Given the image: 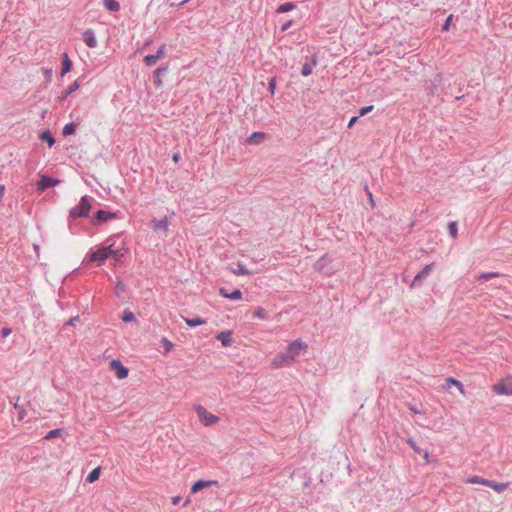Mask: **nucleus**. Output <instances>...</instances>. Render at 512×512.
I'll return each mask as SVG.
<instances>
[{
  "label": "nucleus",
  "instance_id": "obj_56",
  "mask_svg": "<svg viewBox=\"0 0 512 512\" xmlns=\"http://www.w3.org/2000/svg\"><path fill=\"white\" fill-rule=\"evenodd\" d=\"M4 191H5V186L4 185H0V198L3 197Z\"/></svg>",
  "mask_w": 512,
  "mask_h": 512
},
{
  "label": "nucleus",
  "instance_id": "obj_12",
  "mask_svg": "<svg viewBox=\"0 0 512 512\" xmlns=\"http://www.w3.org/2000/svg\"><path fill=\"white\" fill-rule=\"evenodd\" d=\"M151 227L154 231H162L164 234H168L169 232V221L167 216H164L161 219H152Z\"/></svg>",
  "mask_w": 512,
  "mask_h": 512
},
{
  "label": "nucleus",
  "instance_id": "obj_33",
  "mask_svg": "<svg viewBox=\"0 0 512 512\" xmlns=\"http://www.w3.org/2000/svg\"><path fill=\"white\" fill-rule=\"evenodd\" d=\"M235 275H250L252 272L244 264L239 262L237 267L232 270Z\"/></svg>",
  "mask_w": 512,
  "mask_h": 512
},
{
  "label": "nucleus",
  "instance_id": "obj_46",
  "mask_svg": "<svg viewBox=\"0 0 512 512\" xmlns=\"http://www.w3.org/2000/svg\"><path fill=\"white\" fill-rule=\"evenodd\" d=\"M448 381L451 382L454 386H456L459 389L460 392L463 393L464 387H463V384L459 380L450 377V378H448Z\"/></svg>",
  "mask_w": 512,
  "mask_h": 512
},
{
  "label": "nucleus",
  "instance_id": "obj_54",
  "mask_svg": "<svg viewBox=\"0 0 512 512\" xmlns=\"http://www.w3.org/2000/svg\"><path fill=\"white\" fill-rule=\"evenodd\" d=\"M190 0H182L180 3L178 4H174L172 3L171 6H177V7H182L183 5H185L186 3H188Z\"/></svg>",
  "mask_w": 512,
  "mask_h": 512
},
{
  "label": "nucleus",
  "instance_id": "obj_55",
  "mask_svg": "<svg viewBox=\"0 0 512 512\" xmlns=\"http://www.w3.org/2000/svg\"><path fill=\"white\" fill-rule=\"evenodd\" d=\"M172 159H173L174 162L177 163L179 161V159H180V154L179 153L173 154Z\"/></svg>",
  "mask_w": 512,
  "mask_h": 512
},
{
  "label": "nucleus",
  "instance_id": "obj_25",
  "mask_svg": "<svg viewBox=\"0 0 512 512\" xmlns=\"http://www.w3.org/2000/svg\"><path fill=\"white\" fill-rule=\"evenodd\" d=\"M266 135L264 132L256 131L253 132L248 138V144H259L261 141L265 139Z\"/></svg>",
  "mask_w": 512,
  "mask_h": 512
},
{
  "label": "nucleus",
  "instance_id": "obj_38",
  "mask_svg": "<svg viewBox=\"0 0 512 512\" xmlns=\"http://www.w3.org/2000/svg\"><path fill=\"white\" fill-rule=\"evenodd\" d=\"M63 433H64L63 429H59V428L53 429L46 434L45 439L51 440V439L62 436Z\"/></svg>",
  "mask_w": 512,
  "mask_h": 512
},
{
  "label": "nucleus",
  "instance_id": "obj_35",
  "mask_svg": "<svg viewBox=\"0 0 512 512\" xmlns=\"http://www.w3.org/2000/svg\"><path fill=\"white\" fill-rule=\"evenodd\" d=\"M487 481H488V479H484L481 476H477V475L471 476V477H469L466 480L467 483H470V484H481V485H484V486H486Z\"/></svg>",
  "mask_w": 512,
  "mask_h": 512
},
{
  "label": "nucleus",
  "instance_id": "obj_57",
  "mask_svg": "<svg viewBox=\"0 0 512 512\" xmlns=\"http://www.w3.org/2000/svg\"><path fill=\"white\" fill-rule=\"evenodd\" d=\"M190 502H191V500H190V498L188 497V498L185 500V502L183 503V506H184V507L188 506V505L190 504Z\"/></svg>",
  "mask_w": 512,
  "mask_h": 512
},
{
  "label": "nucleus",
  "instance_id": "obj_13",
  "mask_svg": "<svg viewBox=\"0 0 512 512\" xmlns=\"http://www.w3.org/2000/svg\"><path fill=\"white\" fill-rule=\"evenodd\" d=\"M218 484L219 483L217 480L200 479V480H197L196 482H194V484L192 485L191 493L196 494L199 491L203 490L204 488L211 487V486H218Z\"/></svg>",
  "mask_w": 512,
  "mask_h": 512
},
{
  "label": "nucleus",
  "instance_id": "obj_51",
  "mask_svg": "<svg viewBox=\"0 0 512 512\" xmlns=\"http://www.w3.org/2000/svg\"><path fill=\"white\" fill-rule=\"evenodd\" d=\"M365 191L372 205H374V198L372 192L368 189V186L365 187Z\"/></svg>",
  "mask_w": 512,
  "mask_h": 512
},
{
  "label": "nucleus",
  "instance_id": "obj_6",
  "mask_svg": "<svg viewBox=\"0 0 512 512\" xmlns=\"http://www.w3.org/2000/svg\"><path fill=\"white\" fill-rule=\"evenodd\" d=\"M493 390L499 395H512V377H507L495 384Z\"/></svg>",
  "mask_w": 512,
  "mask_h": 512
},
{
  "label": "nucleus",
  "instance_id": "obj_5",
  "mask_svg": "<svg viewBox=\"0 0 512 512\" xmlns=\"http://www.w3.org/2000/svg\"><path fill=\"white\" fill-rule=\"evenodd\" d=\"M198 418L205 426H212L219 421V418L208 412L203 406L198 405L195 408Z\"/></svg>",
  "mask_w": 512,
  "mask_h": 512
},
{
  "label": "nucleus",
  "instance_id": "obj_23",
  "mask_svg": "<svg viewBox=\"0 0 512 512\" xmlns=\"http://www.w3.org/2000/svg\"><path fill=\"white\" fill-rule=\"evenodd\" d=\"M407 444L412 448V450H413L415 453H417V454H419V455H422L424 458H428V456H429V452H428L427 450H423V449H421V448L417 445V443H416V441H415L414 439H412V438H408V439H407Z\"/></svg>",
  "mask_w": 512,
  "mask_h": 512
},
{
  "label": "nucleus",
  "instance_id": "obj_29",
  "mask_svg": "<svg viewBox=\"0 0 512 512\" xmlns=\"http://www.w3.org/2000/svg\"><path fill=\"white\" fill-rule=\"evenodd\" d=\"M100 473H101V467L100 466L94 468L87 475L86 482L87 483H94L95 481H97L99 479Z\"/></svg>",
  "mask_w": 512,
  "mask_h": 512
},
{
  "label": "nucleus",
  "instance_id": "obj_53",
  "mask_svg": "<svg viewBox=\"0 0 512 512\" xmlns=\"http://www.w3.org/2000/svg\"><path fill=\"white\" fill-rule=\"evenodd\" d=\"M14 407H15L16 409H20V411H19V418L22 420V419H23V417H24V415H23V414H24V410H23V408H20V407L17 405V403H14Z\"/></svg>",
  "mask_w": 512,
  "mask_h": 512
},
{
  "label": "nucleus",
  "instance_id": "obj_30",
  "mask_svg": "<svg viewBox=\"0 0 512 512\" xmlns=\"http://www.w3.org/2000/svg\"><path fill=\"white\" fill-rule=\"evenodd\" d=\"M296 8V5L293 2H285L281 5H279L276 9V13H287L290 11H293Z\"/></svg>",
  "mask_w": 512,
  "mask_h": 512
},
{
  "label": "nucleus",
  "instance_id": "obj_45",
  "mask_svg": "<svg viewBox=\"0 0 512 512\" xmlns=\"http://www.w3.org/2000/svg\"><path fill=\"white\" fill-rule=\"evenodd\" d=\"M373 109H374V106H373V105L364 106V107H362V108L359 110L358 115H359L360 117L365 116V115H367L368 113H370Z\"/></svg>",
  "mask_w": 512,
  "mask_h": 512
},
{
  "label": "nucleus",
  "instance_id": "obj_34",
  "mask_svg": "<svg viewBox=\"0 0 512 512\" xmlns=\"http://www.w3.org/2000/svg\"><path fill=\"white\" fill-rule=\"evenodd\" d=\"M121 319L125 323H131V322L136 321L135 314L132 311L127 310V309L123 311Z\"/></svg>",
  "mask_w": 512,
  "mask_h": 512
},
{
  "label": "nucleus",
  "instance_id": "obj_14",
  "mask_svg": "<svg viewBox=\"0 0 512 512\" xmlns=\"http://www.w3.org/2000/svg\"><path fill=\"white\" fill-rule=\"evenodd\" d=\"M219 294L226 299L229 300H241L242 299V291L238 288L233 289L231 292L228 291L227 288L221 287L219 289Z\"/></svg>",
  "mask_w": 512,
  "mask_h": 512
},
{
  "label": "nucleus",
  "instance_id": "obj_31",
  "mask_svg": "<svg viewBox=\"0 0 512 512\" xmlns=\"http://www.w3.org/2000/svg\"><path fill=\"white\" fill-rule=\"evenodd\" d=\"M76 124L74 122H69L65 124V126L62 129V134L64 137H67L69 135H72L76 131Z\"/></svg>",
  "mask_w": 512,
  "mask_h": 512
},
{
  "label": "nucleus",
  "instance_id": "obj_20",
  "mask_svg": "<svg viewBox=\"0 0 512 512\" xmlns=\"http://www.w3.org/2000/svg\"><path fill=\"white\" fill-rule=\"evenodd\" d=\"M231 336H232V332L227 330V331H222V332L218 333V335L216 336V339L219 340L224 347H229V346H231V343H232Z\"/></svg>",
  "mask_w": 512,
  "mask_h": 512
},
{
  "label": "nucleus",
  "instance_id": "obj_39",
  "mask_svg": "<svg viewBox=\"0 0 512 512\" xmlns=\"http://www.w3.org/2000/svg\"><path fill=\"white\" fill-rule=\"evenodd\" d=\"M68 229H69L70 233L73 235L78 234L80 231L76 220H70L69 218H68Z\"/></svg>",
  "mask_w": 512,
  "mask_h": 512
},
{
  "label": "nucleus",
  "instance_id": "obj_26",
  "mask_svg": "<svg viewBox=\"0 0 512 512\" xmlns=\"http://www.w3.org/2000/svg\"><path fill=\"white\" fill-rule=\"evenodd\" d=\"M118 237H119V235L117 234V235H113L112 237L107 238L105 241L106 245L101 246L103 251L108 254V257H110L111 253L116 249L115 242L112 240H113V238H118Z\"/></svg>",
  "mask_w": 512,
  "mask_h": 512
},
{
  "label": "nucleus",
  "instance_id": "obj_36",
  "mask_svg": "<svg viewBox=\"0 0 512 512\" xmlns=\"http://www.w3.org/2000/svg\"><path fill=\"white\" fill-rule=\"evenodd\" d=\"M253 316L258 319L266 320L268 318V312L263 307H258L253 312Z\"/></svg>",
  "mask_w": 512,
  "mask_h": 512
},
{
  "label": "nucleus",
  "instance_id": "obj_40",
  "mask_svg": "<svg viewBox=\"0 0 512 512\" xmlns=\"http://www.w3.org/2000/svg\"><path fill=\"white\" fill-rule=\"evenodd\" d=\"M161 343L164 349V354H167L173 348V343L166 337H162Z\"/></svg>",
  "mask_w": 512,
  "mask_h": 512
},
{
  "label": "nucleus",
  "instance_id": "obj_48",
  "mask_svg": "<svg viewBox=\"0 0 512 512\" xmlns=\"http://www.w3.org/2000/svg\"><path fill=\"white\" fill-rule=\"evenodd\" d=\"M292 23H293L292 20H288L285 23H283L281 26V31L282 32L287 31L292 26Z\"/></svg>",
  "mask_w": 512,
  "mask_h": 512
},
{
  "label": "nucleus",
  "instance_id": "obj_58",
  "mask_svg": "<svg viewBox=\"0 0 512 512\" xmlns=\"http://www.w3.org/2000/svg\"><path fill=\"white\" fill-rule=\"evenodd\" d=\"M410 410H411L412 412H414V413H420V411H419V410H417L414 406H411V407H410Z\"/></svg>",
  "mask_w": 512,
  "mask_h": 512
},
{
  "label": "nucleus",
  "instance_id": "obj_37",
  "mask_svg": "<svg viewBox=\"0 0 512 512\" xmlns=\"http://www.w3.org/2000/svg\"><path fill=\"white\" fill-rule=\"evenodd\" d=\"M448 232H449V235L453 239L457 238V236H458V227H457V222L456 221L449 222V224H448Z\"/></svg>",
  "mask_w": 512,
  "mask_h": 512
},
{
  "label": "nucleus",
  "instance_id": "obj_44",
  "mask_svg": "<svg viewBox=\"0 0 512 512\" xmlns=\"http://www.w3.org/2000/svg\"><path fill=\"white\" fill-rule=\"evenodd\" d=\"M453 20V14H450L442 24V31H448Z\"/></svg>",
  "mask_w": 512,
  "mask_h": 512
},
{
  "label": "nucleus",
  "instance_id": "obj_42",
  "mask_svg": "<svg viewBox=\"0 0 512 512\" xmlns=\"http://www.w3.org/2000/svg\"><path fill=\"white\" fill-rule=\"evenodd\" d=\"M277 86V78L275 76L268 79V90L273 95Z\"/></svg>",
  "mask_w": 512,
  "mask_h": 512
},
{
  "label": "nucleus",
  "instance_id": "obj_18",
  "mask_svg": "<svg viewBox=\"0 0 512 512\" xmlns=\"http://www.w3.org/2000/svg\"><path fill=\"white\" fill-rule=\"evenodd\" d=\"M168 70V65H162L160 67H158L154 72H153V82L154 84L156 85V87H161L162 86V80H161V76L166 73Z\"/></svg>",
  "mask_w": 512,
  "mask_h": 512
},
{
  "label": "nucleus",
  "instance_id": "obj_27",
  "mask_svg": "<svg viewBox=\"0 0 512 512\" xmlns=\"http://www.w3.org/2000/svg\"><path fill=\"white\" fill-rule=\"evenodd\" d=\"M185 323L191 327L195 328L201 325H204L207 323L206 319L201 317H195V318H184Z\"/></svg>",
  "mask_w": 512,
  "mask_h": 512
},
{
  "label": "nucleus",
  "instance_id": "obj_50",
  "mask_svg": "<svg viewBox=\"0 0 512 512\" xmlns=\"http://www.w3.org/2000/svg\"><path fill=\"white\" fill-rule=\"evenodd\" d=\"M359 115H356V116H352L349 120V123H348V128H352L353 125L357 122V120L359 119Z\"/></svg>",
  "mask_w": 512,
  "mask_h": 512
},
{
  "label": "nucleus",
  "instance_id": "obj_17",
  "mask_svg": "<svg viewBox=\"0 0 512 512\" xmlns=\"http://www.w3.org/2000/svg\"><path fill=\"white\" fill-rule=\"evenodd\" d=\"M317 63H318L317 55L313 54L311 56V62H305L302 65L301 75L304 77H308L309 75H311L313 72V69L317 65Z\"/></svg>",
  "mask_w": 512,
  "mask_h": 512
},
{
  "label": "nucleus",
  "instance_id": "obj_19",
  "mask_svg": "<svg viewBox=\"0 0 512 512\" xmlns=\"http://www.w3.org/2000/svg\"><path fill=\"white\" fill-rule=\"evenodd\" d=\"M72 61L70 60L68 54L65 52L63 53L62 55V68H61V73H60V76L61 77H64L67 73H69L72 69Z\"/></svg>",
  "mask_w": 512,
  "mask_h": 512
},
{
  "label": "nucleus",
  "instance_id": "obj_28",
  "mask_svg": "<svg viewBox=\"0 0 512 512\" xmlns=\"http://www.w3.org/2000/svg\"><path fill=\"white\" fill-rule=\"evenodd\" d=\"M103 4L109 12H118L120 10V4L117 0H103Z\"/></svg>",
  "mask_w": 512,
  "mask_h": 512
},
{
  "label": "nucleus",
  "instance_id": "obj_52",
  "mask_svg": "<svg viewBox=\"0 0 512 512\" xmlns=\"http://www.w3.org/2000/svg\"><path fill=\"white\" fill-rule=\"evenodd\" d=\"M181 499L182 498L179 495L172 497V504L178 505L180 503Z\"/></svg>",
  "mask_w": 512,
  "mask_h": 512
},
{
  "label": "nucleus",
  "instance_id": "obj_49",
  "mask_svg": "<svg viewBox=\"0 0 512 512\" xmlns=\"http://www.w3.org/2000/svg\"><path fill=\"white\" fill-rule=\"evenodd\" d=\"M11 332H12V329H11V328H9V327H3V328L1 329V336H2V337H7V336H9V335L11 334Z\"/></svg>",
  "mask_w": 512,
  "mask_h": 512
},
{
  "label": "nucleus",
  "instance_id": "obj_16",
  "mask_svg": "<svg viewBox=\"0 0 512 512\" xmlns=\"http://www.w3.org/2000/svg\"><path fill=\"white\" fill-rule=\"evenodd\" d=\"M83 42L89 48H95L98 45L97 38L95 36V32L92 29H87L83 33Z\"/></svg>",
  "mask_w": 512,
  "mask_h": 512
},
{
  "label": "nucleus",
  "instance_id": "obj_7",
  "mask_svg": "<svg viewBox=\"0 0 512 512\" xmlns=\"http://www.w3.org/2000/svg\"><path fill=\"white\" fill-rule=\"evenodd\" d=\"M107 258L108 254L103 251L102 247L96 250L90 249V251L87 253L85 257V259H87L90 262H98V265L104 264Z\"/></svg>",
  "mask_w": 512,
  "mask_h": 512
},
{
  "label": "nucleus",
  "instance_id": "obj_11",
  "mask_svg": "<svg viewBox=\"0 0 512 512\" xmlns=\"http://www.w3.org/2000/svg\"><path fill=\"white\" fill-rule=\"evenodd\" d=\"M165 54V45H162L158 48L155 54L146 55L143 59V62L146 66H154L156 62L161 59Z\"/></svg>",
  "mask_w": 512,
  "mask_h": 512
},
{
  "label": "nucleus",
  "instance_id": "obj_2",
  "mask_svg": "<svg viewBox=\"0 0 512 512\" xmlns=\"http://www.w3.org/2000/svg\"><path fill=\"white\" fill-rule=\"evenodd\" d=\"M95 199L92 196L84 195L81 197L79 203L69 210V219L77 220L78 218H87L90 216L92 203Z\"/></svg>",
  "mask_w": 512,
  "mask_h": 512
},
{
  "label": "nucleus",
  "instance_id": "obj_47",
  "mask_svg": "<svg viewBox=\"0 0 512 512\" xmlns=\"http://www.w3.org/2000/svg\"><path fill=\"white\" fill-rule=\"evenodd\" d=\"M80 316L76 315L74 317H71L66 323V326H74L77 322H79Z\"/></svg>",
  "mask_w": 512,
  "mask_h": 512
},
{
  "label": "nucleus",
  "instance_id": "obj_22",
  "mask_svg": "<svg viewBox=\"0 0 512 512\" xmlns=\"http://www.w3.org/2000/svg\"><path fill=\"white\" fill-rule=\"evenodd\" d=\"M127 289V285L120 278H117L114 289L115 295L118 298H123L124 294L127 292Z\"/></svg>",
  "mask_w": 512,
  "mask_h": 512
},
{
  "label": "nucleus",
  "instance_id": "obj_10",
  "mask_svg": "<svg viewBox=\"0 0 512 512\" xmlns=\"http://www.w3.org/2000/svg\"><path fill=\"white\" fill-rule=\"evenodd\" d=\"M433 266L434 263L425 265V267L414 276V279L411 283V287L420 286L422 284V281L426 279L431 273Z\"/></svg>",
  "mask_w": 512,
  "mask_h": 512
},
{
  "label": "nucleus",
  "instance_id": "obj_8",
  "mask_svg": "<svg viewBox=\"0 0 512 512\" xmlns=\"http://www.w3.org/2000/svg\"><path fill=\"white\" fill-rule=\"evenodd\" d=\"M60 183V180L55 179L51 176L41 175L40 180L37 183V189L40 192H44L45 190L52 188Z\"/></svg>",
  "mask_w": 512,
  "mask_h": 512
},
{
  "label": "nucleus",
  "instance_id": "obj_32",
  "mask_svg": "<svg viewBox=\"0 0 512 512\" xmlns=\"http://www.w3.org/2000/svg\"><path fill=\"white\" fill-rule=\"evenodd\" d=\"M125 253V249L116 247V249L111 253L110 257H112L117 262H121L125 256Z\"/></svg>",
  "mask_w": 512,
  "mask_h": 512
},
{
  "label": "nucleus",
  "instance_id": "obj_43",
  "mask_svg": "<svg viewBox=\"0 0 512 512\" xmlns=\"http://www.w3.org/2000/svg\"><path fill=\"white\" fill-rule=\"evenodd\" d=\"M42 70H43L46 82H48V83L51 82L52 75H53V69L51 67H44Z\"/></svg>",
  "mask_w": 512,
  "mask_h": 512
},
{
  "label": "nucleus",
  "instance_id": "obj_1",
  "mask_svg": "<svg viewBox=\"0 0 512 512\" xmlns=\"http://www.w3.org/2000/svg\"><path fill=\"white\" fill-rule=\"evenodd\" d=\"M308 348V345L303 342L301 339L293 340L279 355H277L273 359V365L278 367L283 365L284 363H288L293 361L297 356L300 355L301 351H305Z\"/></svg>",
  "mask_w": 512,
  "mask_h": 512
},
{
  "label": "nucleus",
  "instance_id": "obj_3",
  "mask_svg": "<svg viewBox=\"0 0 512 512\" xmlns=\"http://www.w3.org/2000/svg\"><path fill=\"white\" fill-rule=\"evenodd\" d=\"M332 262V257L329 254H324L315 262L314 269L324 276H331L336 272Z\"/></svg>",
  "mask_w": 512,
  "mask_h": 512
},
{
  "label": "nucleus",
  "instance_id": "obj_15",
  "mask_svg": "<svg viewBox=\"0 0 512 512\" xmlns=\"http://www.w3.org/2000/svg\"><path fill=\"white\" fill-rule=\"evenodd\" d=\"M81 86V79H76L63 93L58 97V102L63 103L69 95L78 90Z\"/></svg>",
  "mask_w": 512,
  "mask_h": 512
},
{
  "label": "nucleus",
  "instance_id": "obj_24",
  "mask_svg": "<svg viewBox=\"0 0 512 512\" xmlns=\"http://www.w3.org/2000/svg\"><path fill=\"white\" fill-rule=\"evenodd\" d=\"M39 138L41 141L46 142L49 147L55 144V138L50 130H44L40 133Z\"/></svg>",
  "mask_w": 512,
  "mask_h": 512
},
{
  "label": "nucleus",
  "instance_id": "obj_21",
  "mask_svg": "<svg viewBox=\"0 0 512 512\" xmlns=\"http://www.w3.org/2000/svg\"><path fill=\"white\" fill-rule=\"evenodd\" d=\"M486 486L492 488L493 490H495L498 493H502L508 488V483L496 482L494 480L488 479Z\"/></svg>",
  "mask_w": 512,
  "mask_h": 512
},
{
  "label": "nucleus",
  "instance_id": "obj_4",
  "mask_svg": "<svg viewBox=\"0 0 512 512\" xmlns=\"http://www.w3.org/2000/svg\"><path fill=\"white\" fill-rule=\"evenodd\" d=\"M115 218H117V214L115 212L99 209L93 214V216L90 219V222L94 226H99Z\"/></svg>",
  "mask_w": 512,
  "mask_h": 512
},
{
  "label": "nucleus",
  "instance_id": "obj_41",
  "mask_svg": "<svg viewBox=\"0 0 512 512\" xmlns=\"http://www.w3.org/2000/svg\"><path fill=\"white\" fill-rule=\"evenodd\" d=\"M498 276H499V273H497V272H483L478 276V279L488 281V280L498 277Z\"/></svg>",
  "mask_w": 512,
  "mask_h": 512
},
{
  "label": "nucleus",
  "instance_id": "obj_9",
  "mask_svg": "<svg viewBox=\"0 0 512 512\" xmlns=\"http://www.w3.org/2000/svg\"><path fill=\"white\" fill-rule=\"evenodd\" d=\"M110 368L115 372L118 379H125L128 377L129 369L124 366L120 360H112L110 362Z\"/></svg>",
  "mask_w": 512,
  "mask_h": 512
}]
</instances>
